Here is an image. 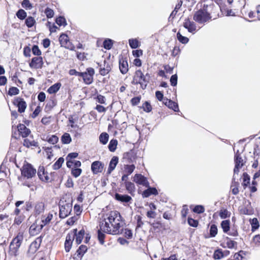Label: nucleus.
<instances>
[{
	"label": "nucleus",
	"instance_id": "33",
	"mask_svg": "<svg viewBox=\"0 0 260 260\" xmlns=\"http://www.w3.org/2000/svg\"><path fill=\"white\" fill-rule=\"evenodd\" d=\"M87 250V248L86 246L83 245H81L76 251L77 257H78V258H81Z\"/></svg>",
	"mask_w": 260,
	"mask_h": 260
},
{
	"label": "nucleus",
	"instance_id": "23",
	"mask_svg": "<svg viewBox=\"0 0 260 260\" xmlns=\"http://www.w3.org/2000/svg\"><path fill=\"white\" fill-rule=\"evenodd\" d=\"M104 164H92L91 170L93 174H98L102 172Z\"/></svg>",
	"mask_w": 260,
	"mask_h": 260
},
{
	"label": "nucleus",
	"instance_id": "37",
	"mask_svg": "<svg viewBox=\"0 0 260 260\" xmlns=\"http://www.w3.org/2000/svg\"><path fill=\"white\" fill-rule=\"evenodd\" d=\"M118 144V141L116 139H113L110 140L109 145L108 149L111 152H114L116 149Z\"/></svg>",
	"mask_w": 260,
	"mask_h": 260
},
{
	"label": "nucleus",
	"instance_id": "28",
	"mask_svg": "<svg viewBox=\"0 0 260 260\" xmlns=\"http://www.w3.org/2000/svg\"><path fill=\"white\" fill-rule=\"evenodd\" d=\"M113 43L114 41L113 40L107 38L103 41V46L106 50H110L113 47Z\"/></svg>",
	"mask_w": 260,
	"mask_h": 260
},
{
	"label": "nucleus",
	"instance_id": "36",
	"mask_svg": "<svg viewBox=\"0 0 260 260\" xmlns=\"http://www.w3.org/2000/svg\"><path fill=\"white\" fill-rule=\"evenodd\" d=\"M61 141L62 143L63 144H70L72 141V138L70 135L67 133H64L61 137Z\"/></svg>",
	"mask_w": 260,
	"mask_h": 260
},
{
	"label": "nucleus",
	"instance_id": "31",
	"mask_svg": "<svg viewBox=\"0 0 260 260\" xmlns=\"http://www.w3.org/2000/svg\"><path fill=\"white\" fill-rule=\"evenodd\" d=\"M124 184L126 189L128 192L131 194H133V193H134L136 189L135 184L131 182H125Z\"/></svg>",
	"mask_w": 260,
	"mask_h": 260
},
{
	"label": "nucleus",
	"instance_id": "1",
	"mask_svg": "<svg viewBox=\"0 0 260 260\" xmlns=\"http://www.w3.org/2000/svg\"><path fill=\"white\" fill-rule=\"evenodd\" d=\"M124 224L120 214L117 211H113L103 217L99 227L104 233L118 235L121 233Z\"/></svg>",
	"mask_w": 260,
	"mask_h": 260
},
{
	"label": "nucleus",
	"instance_id": "40",
	"mask_svg": "<svg viewBox=\"0 0 260 260\" xmlns=\"http://www.w3.org/2000/svg\"><path fill=\"white\" fill-rule=\"evenodd\" d=\"M219 215L221 218L225 219L230 217L231 213L227 209L222 208L219 211Z\"/></svg>",
	"mask_w": 260,
	"mask_h": 260
},
{
	"label": "nucleus",
	"instance_id": "63",
	"mask_svg": "<svg viewBox=\"0 0 260 260\" xmlns=\"http://www.w3.org/2000/svg\"><path fill=\"white\" fill-rule=\"evenodd\" d=\"M41 111V110L40 107L39 106H38L36 108L35 110L32 112V113L31 114V117L32 118H35L37 116H38V115L40 113Z\"/></svg>",
	"mask_w": 260,
	"mask_h": 260
},
{
	"label": "nucleus",
	"instance_id": "34",
	"mask_svg": "<svg viewBox=\"0 0 260 260\" xmlns=\"http://www.w3.org/2000/svg\"><path fill=\"white\" fill-rule=\"evenodd\" d=\"M36 22L35 18L32 16H28L25 19V24L28 28L32 27Z\"/></svg>",
	"mask_w": 260,
	"mask_h": 260
},
{
	"label": "nucleus",
	"instance_id": "27",
	"mask_svg": "<svg viewBox=\"0 0 260 260\" xmlns=\"http://www.w3.org/2000/svg\"><path fill=\"white\" fill-rule=\"evenodd\" d=\"M45 209V205L42 202L37 203L35 206V212L37 214H40L43 212Z\"/></svg>",
	"mask_w": 260,
	"mask_h": 260
},
{
	"label": "nucleus",
	"instance_id": "8",
	"mask_svg": "<svg viewBox=\"0 0 260 260\" xmlns=\"http://www.w3.org/2000/svg\"><path fill=\"white\" fill-rule=\"evenodd\" d=\"M13 104L18 108V111L20 113L25 112L27 104L24 100L21 97H16L12 101Z\"/></svg>",
	"mask_w": 260,
	"mask_h": 260
},
{
	"label": "nucleus",
	"instance_id": "53",
	"mask_svg": "<svg viewBox=\"0 0 260 260\" xmlns=\"http://www.w3.org/2000/svg\"><path fill=\"white\" fill-rule=\"evenodd\" d=\"M217 234V228L215 224L211 225L210 229V235L212 237H214Z\"/></svg>",
	"mask_w": 260,
	"mask_h": 260
},
{
	"label": "nucleus",
	"instance_id": "52",
	"mask_svg": "<svg viewBox=\"0 0 260 260\" xmlns=\"http://www.w3.org/2000/svg\"><path fill=\"white\" fill-rule=\"evenodd\" d=\"M171 85L172 86H176L177 85L178 76L177 74L171 76L170 79Z\"/></svg>",
	"mask_w": 260,
	"mask_h": 260
},
{
	"label": "nucleus",
	"instance_id": "57",
	"mask_svg": "<svg viewBox=\"0 0 260 260\" xmlns=\"http://www.w3.org/2000/svg\"><path fill=\"white\" fill-rule=\"evenodd\" d=\"M242 157L240 156L239 151L237 150L235 154L234 162H243Z\"/></svg>",
	"mask_w": 260,
	"mask_h": 260
},
{
	"label": "nucleus",
	"instance_id": "64",
	"mask_svg": "<svg viewBox=\"0 0 260 260\" xmlns=\"http://www.w3.org/2000/svg\"><path fill=\"white\" fill-rule=\"evenodd\" d=\"M31 49L28 46H25L23 48V54L25 57H29L31 56Z\"/></svg>",
	"mask_w": 260,
	"mask_h": 260
},
{
	"label": "nucleus",
	"instance_id": "50",
	"mask_svg": "<svg viewBox=\"0 0 260 260\" xmlns=\"http://www.w3.org/2000/svg\"><path fill=\"white\" fill-rule=\"evenodd\" d=\"M223 257V254L221 249L216 250L213 254V257L215 259H219Z\"/></svg>",
	"mask_w": 260,
	"mask_h": 260
},
{
	"label": "nucleus",
	"instance_id": "39",
	"mask_svg": "<svg viewBox=\"0 0 260 260\" xmlns=\"http://www.w3.org/2000/svg\"><path fill=\"white\" fill-rule=\"evenodd\" d=\"M55 22L59 26H65L67 25V21L65 17L63 16H59L56 18Z\"/></svg>",
	"mask_w": 260,
	"mask_h": 260
},
{
	"label": "nucleus",
	"instance_id": "29",
	"mask_svg": "<svg viewBox=\"0 0 260 260\" xmlns=\"http://www.w3.org/2000/svg\"><path fill=\"white\" fill-rule=\"evenodd\" d=\"M85 234V231L84 229L81 230L78 233L76 232L75 237L76 238V242L77 244H79L81 243L83 237Z\"/></svg>",
	"mask_w": 260,
	"mask_h": 260
},
{
	"label": "nucleus",
	"instance_id": "35",
	"mask_svg": "<svg viewBox=\"0 0 260 260\" xmlns=\"http://www.w3.org/2000/svg\"><path fill=\"white\" fill-rule=\"evenodd\" d=\"M221 226L224 233H228L230 229V221L229 220H223L221 223Z\"/></svg>",
	"mask_w": 260,
	"mask_h": 260
},
{
	"label": "nucleus",
	"instance_id": "32",
	"mask_svg": "<svg viewBox=\"0 0 260 260\" xmlns=\"http://www.w3.org/2000/svg\"><path fill=\"white\" fill-rule=\"evenodd\" d=\"M59 138L56 135H48L46 137L45 141L51 144H55L58 141Z\"/></svg>",
	"mask_w": 260,
	"mask_h": 260
},
{
	"label": "nucleus",
	"instance_id": "21",
	"mask_svg": "<svg viewBox=\"0 0 260 260\" xmlns=\"http://www.w3.org/2000/svg\"><path fill=\"white\" fill-rule=\"evenodd\" d=\"M223 247L228 248H234L237 246V242L226 237L224 242L221 244Z\"/></svg>",
	"mask_w": 260,
	"mask_h": 260
},
{
	"label": "nucleus",
	"instance_id": "55",
	"mask_svg": "<svg viewBox=\"0 0 260 260\" xmlns=\"http://www.w3.org/2000/svg\"><path fill=\"white\" fill-rule=\"evenodd\" d=\"M101 231H102L100 229L98 230V238L100 241V243L101 244H103L104 243V239L105 238V235Z\"/></svg>",
	"mask_w": 260,
	"mask_h": 260
},
{
	"label": "nucleus",
	"instance_id": "17",
	"mask_svg": "<svg viewBox=\"0 0 260 260\" xmlns=\"http://www.w3.org/2000/svg\"><path fill=\"white\" fill-rule=\"evenodd\" d=\"M119 68L121 73L122 74H125L128 72V63L125 58L123 57L119 58Z\"/></svg>",
	"mask_w": 260,
	"mask_h": 260
},
{
	"label": "nucleus",
	"instance_id": "25",
	"mask_svg": "<svg viewBox=\"0 0 260 260\" xmlns=\"http://www.w3.org/2000/svg\"><path fill=\"white\" fill-rule=\"evenodd\" d=\"M61 85L60 83H56L54 84L51 85L50 87H49V88L47 89V92L49 94L55 93L59 90Z\"/></svg>",
	"mask_w": 260,
	"mask_h": 260
},
{
	"label": "nucleus",
	"instance_id": "42",
	"mask_svg": "<svg viewBox=\"0 0 260 260\" xmlns=\"http://www.w3.org/2000/svg\"><path fill=\"white\" fill-rule=\"evenodd\" d=\"M176 36L177 40L183 44H186L189 42V39L182 36L179 31L177 33Z\"/></svg>",
	"mask_w": 260,
	"mask_h": 260
},
{
	"label": "nucleus",
	"instance_id": "60",
	"mask_svg": "<svg viewBox=\"0 0 260 260\" xmlns=\"http://www.w3.org/2000/svg\"><path fill=\"white\" fill-rule=\"evenodd\" d=\"M95 99L96 102L101 104H104L106 103L105 97L101 94H98Z\"/></svg>",
	"mask_w": 260,
	"mask_h": 260
},
{
	"label": "nucleus",
	"instance_id": "4",
	"mask_svg": "<svg viewBox=\"0 0 260 260\" xmlns=\"http://www.w3.org/2000/svg\"><path fill=\"white\" fill-rule=\"evenodd\" d=\"M211 14L208 12H203L202 10H198L194 14L193 20L200 23L203 24L207 22L211 19Z\"/></svg>",
	"mask_w": 260,
	"mask_h": 260
},
{
	"label": "nucleus",
	"instance_id": "30",
	"mask_svg": "<svg viewBox=\"0 0 260 260\" xmlns=\"http://www.w3.org/2000/svg\"><path fill=\"white\" fill-rule=\"evenodd\" d=\"M109 136L106 132L102 133L99 136L100 142L103 145H106L109 140Z\"/></svg>",
	"mask_w": 260,
	"mask_h": 260
},
{
	"label": "nucleus",
	"instance_id": "46",
	"mask_svg": "<svg viewBox=\"0 0 260 260\" xmlns=\"http://www.w3.org/2000/svg\"><path fill=\"white\" fill-rule=\"evenodd\" d=\"M22 7L25 10H31L33 8L32 4L29 0H23L21 2Z\"/></svg>",
	"mask_w": 260,
	"mask_h": 260
},
{
	"label": "nucleus",
	"instance_id": "26",
	"mask_svg": "<svg viewBox=\"0 0 260 260\" xmlns=\"http://www.w3.org/2000/svg\"><path fill=\"white\" fill-rule=\"evenodd\" d=\"M78 156V153L77 152H71L69 153L66 157V162H81L80 160H72L73 159L77 158Z\"/></svg>",
	"mask_w": 260,
	"mask_h": 260
},
{
	"label": "nucleus",
	"instance_id": "59",
	"mask_svg": "<svg viewBox=\"0 0 260 260\" xmlns=\"http://www.w3.org/2000/svg\"><path fill=\"white\" fill-rule=\"evenodd\" d=\"M221 12L223 13L224 12H226V16H235V13L233 12L232 9H226L225 8H220Z\"/></svg>",
	"mask_w": 260,
	"mask_h": 260
},
{
	"label": "nucleus",
	"instance_id": "6",
	"mask_svg": "<svg viewBox=\"0 0 260 260\" xmlns=\"http://www.w3.org/2000/svg\"><path fill=\"white\" fill-rule=\"evenodd\" d=\"M42 241V236H41L36 239L30 245L27 251L28 256L30 257L36 253L40 246Z\"/></svg>",
	"mask_w": 260,
	"mask_h": 260
},
{
	"label": "nucleus",
	"instance_id": "5",
	"mask_svg": "<svg viewBox=\"0 0 260 260\" xmlns=\"http://www.w3.org/2000/svg\"><path fill=\"white\" fill-rule=\"evenodd\" d=\"M21 171L22 175L28 179L34 177L36 174V170L30 164H24Z\"/></svg>",
	"mask_w": 260,
	"mask_h": 260
},
{
	"label": "nucleus",
	"instance_id": "10",
	"mask_svg": "<svg viewBox=\"0 0 260 260\" xmlns=\"http://www.w3.org/2000/svg\"><path fill=\"white\" fill-rule=\"evenodd\" d=\"M59 41L61 47L69 49L71 50L74 49V46L70 42L69 37L67 34L62 33L59 36Z\"/></svg>",
	"mask_w": 260,
	"mask_h": 260
},
{
	"label": "nucleus",
	"instance_id": "61",
	"mask_svg": "<svg viewBox=\"0 0 260 260\" xmlns=\"http://www.w3.org/2000/svg\"><path fill=\"white\" fill-rule=\"evenodd\" d=\"M250 182V177L246 173H243V185L244 186H246Z\"/></svg>",
	"mask_w": 260,
	"mask_h": 260
},
{
	"label": "nucleus",
	"instance_id": "56",
	"mask_svg": "<svg viewBox=\"0 0 260 260\" xmlns=\"http://www.w3.org/2000/svg\"><path fill=\"white\" fill-rule=\"evenodd\" d=\"M141 99V96H137L133 98L131 100V103L132 106H137V105H138L139 103L140 102Z\"/></svg>",
	"mask_w": 260,
	"mask_h": 260
},
{
	"label": "nucleus",
	"instance_id": "49",
	"mask_svg": "<svg viewBox=\"0 0 260 260\" xmlns=\"http://www.w3.org/2000/svg\"><path fill=\"white\" fill-rule=\"evenodd\" d=\"M31 50L34 55L40 56L42 54V52L37 45H33Z\"/></svg>",
	"mask_w": 260,
	"mask_h": 260
},
{
	"label": "nucleus",
	"instance_id": "62",
	"mask_svg": "<svg viewBox=\"0 0 260 260\" xmlns=\"http://www.w3.org/2000/svg\"><path fill=\"white\" fill-rule=\"evenodd\" d=\"M46 99V94L43 91H41L38 95V100L40 102H43Z\"/></svg>",
	"mask_w": 260,
	"mask_h": 260
},
{
	"label": "nucleus",
	"instance_id": "19",
	"mask_svg": "<svg viewBox=\"0 0 260 260\" xmlns=\"http://www.w3.org/2000/svg\"><path fill=\"white\" fill-rule=\"evenodd\" d=\"M38 175L39 178L44 182H49L50 180L49 175L47 172H46L43 168H40L38 172Z\"/></svg>",
	"mask_w": 260,
	"mask_h": 260
},
{
	"label": "nucleus",
	"instance_id": "7",
	"mask_svg": "<svg viewBox=\"0 0 260 260\" xmlns=\"http://www.w3.org/2000/svg\"><path fill=\"white\" fill-rule=\"evenodd\" d=\"M72 209V206L70 203H62V204L59 205V217L64 218L67 217L71 213Z\"/></svg>",
	"mask_w": 260,
	"mask_h": 260
},
{
	"label": "nucleus",
	"instance_id": "58",
	"mask_svg": "<svg viewBox=\"0 0 260 260\" xmlns=\"http://www.w3.org/2000/svg\"><path fill=\"white\" fill-rule=\"evenodd\" d=\"M45 151L47 154V158L49 160H51L53 154L52 152V147H46L45 148Z\"/></svg>",
	"mask_w": 260,
	"mask_h": 260
},
{
	"label": "nucleus",
	"instance_id": "18",
	"mask_svg": "<svg viewBox=\"0 0 260 260\" xmlns=\"http://www.w3.org/2000/svg\"><path fill=\"white\" fill-rule=\"evenodd\" d=\"M18 131L23 138H26L30 134V130L23 124L20 123L17 125Z\"/></svg>",
	"mask_w": 260,
	"mask_h": 260
},
{
	"label": "nucleus",
	"instance_id": "43",
	"mask_svg": "<svg viewBox=\"0 0 260 260\" xmlns=\"http://www.w3.org/2000/svg\"><path fill=\"white\" fill-rule=\"evenodd\" d=\"M76 167H78L81 166V164H75ZM82 172V170L79 168H73L72 170V174L75 177H78L80 176Z\"/></svg>",
	"mask_w": 260,
	"mask_h": 260
},
{
	"label": "nucleus",
	"instance_id": "51",
	"mask_svg": "<svg viewBox=\"0 0 260 260\" xmlns=\"http://www.w3.org/2000/svg\"><path fill=\"white\" fill-rule=\"evenodd\" d=\"M45 13L47 18H51L54 15L53 10L49 7H47L45 9Z\"/></svg>",
	"mask_w": 260,
	"mask_h": 260
},
{
	"label": "nucleus",
	"instance_id": "20",
	"mask_svg": "<svg viewBox=\"0 0 260 260\" xmlns=\"http://www.w3.org/2000/svg\"><path fill=\"white\" fill-rule=\"evenodd\" d=\"M148 188L145 190L142 195L143 198H148L151 195H157L158 194V191L157 189L154 187H147Z\"/></svg>",
	"mask_w": 260,
	"mask_h": 260
},
{
	"label": "nucleus",
	"instance_id": "41",
	"mask_svg": "<svg viewBox=\"0 0 260 260\" xmlns=\"http://www.w3.org/2000/svg\"><path fill=\"white\" fill-rule=\"evenodd\" d=\"M182 3L183 2L182 0H180L178 2V3L176 5V6L174 10L171 13L169 18H170L171 17H172L173 18L175 16V15H176L178 11V10L181 7L182 5Z\"/></svg>",
	"mask_w": 260,
	"mask_h": 260
},
{
	"label": "nucleus",
	"instance_id": "16",
	"mask_svg": "<svg viewBox=\"0 0 260 260\" xmlns=\"http://www.w3.org/2000/svg\"><path fill=\"white\" fill-rule=\"evenodd\" d=\"M163 103L169 109L173 110L174 112H178L179 111L178 104L171 99H165L163 101Z\"/></svg>",
	"mask_w": 260,
	"mask_h": 260
},
{
	"label": "nucleus",
	"instance_id": "54",
	"mask_svg": "<svg viewBox=\"0 0 260 260\" xmlns=\"http://www.w3.org/2000/svg\"><path fill=\"white\" fill-rule=\"evenodd\" d=\"M193 211L195 213L201 214L204 212L205 209L202 205H197L193 208Z\"/></svg>",
	"mask_w": 260,
	"mask_h": 260
},
{
	"label": "nucleus",
	"instance_id": "48",
	"mask_svg": "<svg viewBox=\"0 0 260 260\" xmlns=\"http://www.w3.org/2000/svg\"><path fill=\"white\" fill-rule=\"evenodd\" d=\"M19 89L16 87H11L8 91V94L10 96L16 95L19 93Z\"/></svg>",
	"mask_w": 260,
	"mask_h": 260
},
{
	"label": "nucleus",
	"instance_id": "12",
	"mask_svg": "<svg viewBox=\"0 0 260 260\" xmlns=\"http://www.w3.org/2000/svg\"><path fill=\"white\" fill-rule=\"evenodd\" d=\"M133 181L139 185H142L145 187L149 186V183L146 177L141 174H136L133 178Z\"/></svg>",
	"mask_w": 260,
	"mask_h": 260
},
{
	"label": "nucleus",
	"instance_id": "47",
	"mask_svg": "<svg viewBox=\"0 0 260 260\" xmlns=\"http://www.w3.org/2000/svg\"><path fill=\"white\" fill-rule=\"evenodd\" d=\"M141 108H142L143 110L147 113H149L152 110L151 105L150 104V103L148 101H145L143 103L142 106L141 107Z\"/></svg>",
	"mask_w": 260,
	"mask_h": 260
},
{
	"label": "nucleus",
	"instance_id": "9",
	"mask_svg": "<svg viewBox=\"0 0 260 260\" xmlns=\"http://www.w3.org/2000/svg\"><path fill=\"white\" fill-rule=\"evenodd\" d=\"M77 232V229H74L73 231L69 233L66 237V241L64 242V248L66 251L67 252L70 251L72 247V243L75 238L76 232Z\"/></svg>",
	"mask_w": 260,
	"mask_h": 260
},
{
	"label": "nucleus",
	"instance_id": "15",
	"mask_svg": "<svg viewBox=\"0 0 260 260\" xmlns=\"http://www.w3.org/2000/svg\"><path fill=\"white\" fill-rule=\"evenodd\" d=\"M39 220H36L29 228V232L31 236H35L39 233L43 229Z\"/></svg>",
	"mask_w": 260,
	"mask_h": 260
},
{
	"label": "nucleus",
	"instance_id": "3",
	"mask_svg": "<svg viewBox=\"0 0 260 260\" xmlns=\"http://www.w3.org/2000/svg\"><path fill=\"white\" fill-rule=\"evenodd\" d=\"M23 236L21 234H18L13 239L9 246L10 253L11 255L15 256L17 255L18 249L21 244Z\"/></svg>",
	"mask_w": 260,
	"mask_h": 260
},
{
	"label": "nucleus",
	"instance_id": "45",
	"mask_svg": "<svg viewBox=\"0 0 260 260\" xmlns=\"http://www.w3.org/2000/svg\"><path fill=\"white\" fill-rule=\"evenodd\" d=\"M135 169V166L133 164L131 165H125L124 166V172L125 174L129 175L133 173Z\"/></svg>",
	"mask_w": 260,
	"mask_h": 260
},
{
	"label": "nucleus",
	"instance_id": "22",
	"mask_svg": "<svg viewBox=\"0 0 260 260\" xmlns=\"http://www.w3.org/2000/svg\"><path fill=\"white\" fill-rule=\"evenodd\" d=\"M53 218V214L49 213L47 215H43L41 217V221H39L41 225L44 227L48 224Z\"/></svg>",
	"mask_w": 260,
	"mask_h": 260
},
{
	"label": "nucleus",
	"instance_id": "2",
	"mask_svg": "<svg viewBox=\"0 0 260 260\" xmlns=\"http://www.w3.org/2000/svg\"><path fill=\"white\" fill-rule=\"evenodd\" d=\"M142 161V158L137 155L136 151L134 149H131L123 154V162H140Z\"/></svg>",
	"mask_w": 260,
	"mask_h": 260
},
{
	"label": "nucleus",
	"instance_id": "14",
	"mask_svg": "<svg viewBox=\"0 0 260 260\" xmlns=\"http://www.w3.org/2000/svg\"><path fill=\"white\" fill-rule=\"evenodd\" d=\"M183 26L189 32L192 34H194L196 31V23L193 21H191L188 18L185 19Z\"/></svg>",
	"mask_w": 260,
	"mask_h": 260
},
{
	"label": "nucleus",
	"instance_id": "13",
	"mask_svg": "<svg viewBox=\"0 0 260 260\" xmlns=\"http://www.w3.org/2000/svg\"><path fill=\"white\" fill-rule=\"evenodd\" d=\"M43 59L42 56L34 57L31 58L29 66L31 68L35 69H41L43 66Z\"/></svg>",
	"mask_w": 260,
	"mask_h": 260
},
{
	"label": "nucleus",
	"instance_id": "44",
	"mask_svg": "<svg viewBox=\"0 0 260 260\" xmlns=\"http://www.w3.org/2000/svg\"><path fill=\"white\" fill-rule=\"evenodd\" d=\"M129 45L132 49H135L139 47V42L136 39H130L128 40Z\"/></svg>",
	"mask_w": 260,
	"mask_h": 260
},
{
	"label": "nucleus",
	"instance_id": "24",
	"mask_svg": "<svg viewBox=\"0 0 260 260\" xmlns=\"http://www.w3.org/2000/svg\"><path fill=\"white\" fill-rule=\"evenodd\" d=\"M115 199L119 201L125 203H128L132 200V198L128 195H122L118 193L115 194Z\"/></svg>",
	"mask_w": 260,
	"mask_h": 260
},
{
	"label": "nucleus",
	"instance_id": "11",
	"mask_svg": "<svg viewBox=\"0 0 260 260\" xmlns=\"http://www.w3.org/2000/svg\"><path fill=\"white\" fill-rule=\"evenodd\" d=\"M94 73V69L92 68H88L86 69V71L84 72L83 77V81L86 84L89 85L92 83L93 76Z\"/></svg>",
	"mask_w": 260,
	"mask_h": 260
},
{
	"label": "nucleus",
	"instance_id": "38",
	"mask_svg": "<svg viewBox=\"0 0 260 260\" xmlns=\"http://www.w3.org/2000/svg\"><path fill=\"white\" fill-rule=\"evenodd\" d=\"M16 16L20 20H24L27 17V13L24 10L22 9H19L16 13Z\"/></svg>",
	"mask_w": 260,
	"mask_h": 260
}]
</instances>
